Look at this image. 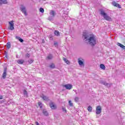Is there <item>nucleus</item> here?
I'll list each match as a JSON object with an SVG mask.
<instances>
[{"label": "nucleus", "mask_w": 125, "mask_h": 125, "mask_svg": "<svg viewBox=\"0 0 125 125\" xmlns=\"http://www.w3.org/2000/svg\"><path fill=\"white\" fill-rule=\"evenodd\" d=\"M68 103H69V106H70V107H73V106H74V104L72 103L71 101H69Z\"/></svg>", "instance_id": "27"}, {"label": "nucleus", "mask_w": 125, "mask_h": 125, "mask_svg": "<svg viewBox=\"0 0 125 125\" xmlns=\"http://www.w3.org/2000/svg\"><path fill=\"white\" fill-rule=\"evenodd\" d=\"M4 55H5V57H6V58H7V57H8V53L5 51L4 52Z\"/></svg>", "instance_id": "26"}, {"label": "nucleus", "mask_w": 125, "mask_h": 125, "mask_svg": "<svg viewBox=\"0 0 125 125\" xmlns=\"http://www.w3.org/2000/svg\"><path fill=\"white\" fill-rule=\"evenodd\" d=\"M112 5L115 7H118V8H122V7L120 5V4L114 1L112 2Z\"/></svg>", "instance_id": "10"}, {"label": "nucleus", "mask_w": 125, "mask_h": 125, "mask_svg": "<svg viewBox=\"0 0 125 125\" xmlns=\"http://www.w3.org/2000/svg\"><path fill=\"white\" fill-rule=\"evenodd\" d=\"M54 45H55V47H58V42H54Z\"/></svg>", "instance_id": "31"}, {"label": "nucleus", "mask_w": 125, "mask_h": 125, "mask_svg": "<svg viewBox=\"0 0 125 125\" xmlns=\"http://www.w3.org/2000/svg\"><path fill=\"white\" fill-rule=\"evenodd\" d=\"M50 39H52H52H53L52 36H50Z\"/></svg>", "instance_id": "39"}, {"label": "nucleus", "mask_w": 125, "mask_h": 125, "mask_svg": "<svg viewBox=\"0 0 125 125\" xmlns=\"http://www.w3.org/2000/svg\"><path fill=\"white\" fill-rule=\"evenodd\" d=\"M38 104H39V107H40V108H42V102H39L38 103Z\"/></svg>", "instance_id": "29"}, {"label": "nucleus", "mask_w": 125, "mask_h": 125, "mask_svg": "<svg viewBox=\"0 0 125 125\" xmlns=\"http://www.w3.org/2000/svg\"><path fill=\"white\" fill-rule=\"evenodd\" d=\"M63 87H65L66 89H68V90H70V89H72V88H73V85L71 84H66L63 85Z\"/></svg>", "instance_id": "8"}, {"label": "nucleus", "mask_w": 125, "mask_h": 125, "mask_svg": "<svg viewBox=\"0 0 125 125\" xmlns=\"http://www.w3.org/2000/svg\"><path fill=\"white\" fill-rule=\"evenodd\" d=\"M6 45L8 49H9V48H10V47H11V44L10 43V42H8Z\"/></svg>", "instance_id": "21"}, {"label": "nucleus", "mask_w": 125, "mask_h": 125, "mask_svg": "<svg viewBox=\"0 0 125 125\" xmlns=\"http://www.w3.org/2000/svg\"><path fill=\"white\" fill-rule=\"evenodd\" d=\"M62 110L63 112H64V113H67V110H66V108L64 107H62Z\"/></svg>", "instance_id": "32"}, {"label": "nucleus", "mask_w": 125, "mask_h": 125, "mask_svg": "<svg viewBox=\"0 0 125 125\" xmlns=\"http://www.w3.org/2000/svg\"><path fill=\"white\" fill-rule=\"evenodd\" d=\"M67 16V15H65L64 16H62V18H63V19L64 20H67V19L68 18V17Z\"/></svg>", "instance_id": "33"}, {"label": "nucleus", "mask_w": 125, "mask_h": 125, "mask_svg": "<svg viewBox=\"0 0 125 125\" xmlns=\"http://www.w3.org/2000/svg\"><path fill=\"white\" fill-rule=\"evenodd\" d=\"M82 39L84 42H88L91 46H94L97 43V39H96V37L94 35L87 33L85 31L83 32Z\"/></svg>", "instance_id": "1"}, {"label": "nucleus", "mask_w": 125, "mask_h": 125, "mask_svg": "<svg viewBox=\"0 0 125 125\" xmlns=\"http://www.w3.org/2000/svg\"><path fill=\"white\" fill-rule=\"evenodd\" d=\"M63 60L64 61V62L66 63V64H68L69 63H70V62H69V61H68V60H67V59L63 58Z\"/></svg>", "instance_id": "25"}, {"label": "nucleus", "mask_w": 125, "mask_h": 125, "mask_svg": "<svg viewBox=\"0 0 125 125\" xmlns=\"http://www.w3.org/2000/svg\"><path fill=\"white\" fill-rule=\"evenodd\" d=\"M6 69H4L3 74L2 75V78L4 79H5V78H6Z\"/></svg>", "instance_id": "11"}, {"label": "nucleus", "mask_w": 125, "mask_h": 125, "mask_svg": "<svg viewBox=\"0 0 125 125\" xmlns=\"http://www.w3.org/2000/svg\"><path fill=\"white\" fill-rule=\"evenodd\" d=\"M102 112V108L101 106L99 105L96 107V114L97 115H100V114Z\"/></svg>", "instance_id": "6"}, {"label": "nucleus", "mask_w": 125, "mask_h": 125, "mask_svg": "<svg viewBox=\"0 0 125 125\" xmlns=\"http://www.w3.org/2000/svg\"><path fill=\"white\" fill-rule=\"evenodd\" d=\"M43 100H44L45 101H48V97H46V96H44V95H42L41 96Z\"/></svg>", "instance_id": "15"}, {"label": "nucleus", "mask_w": 125, "mask_h": 125, "mask_svg": "<svg viewBox=\"0 0 125 125\" xmlns=\"http://www.w3.org/2000/svg\"><path fill=\"white\" fill-rule=\"evenodd\" d=\"M50 107L52 110H55L56 109V105L54 104V103L51 102L50 103Z\"/></svg>", "instance_id": "9"}, {"label": "nucleus", "mask_w": 125, "mask_h": 125, "mask_svg": "<svg viewBox=\"0 0 125 125\" xmlns=\"http://www.w3.org/2000/svg\"><path fill=\"white\" fill-rule=\"evenodd\" d=\"M56 15V12L55 11L52 10L50 12V16L48 18V20L49 21H53V19L55 17Z\"/></svg>", "instance_id": "3"}, {"label": "nucleus", "mask_w": 125, "mask_h": 125, "mask_svg": "<svg viewBox=\"0 0 125 125\" xmlns=\"http://www.w3.org/2000/svg\"><path fill=\"white\" fill-rule=\"evenodd\" d=\"M78 63L80 66H83V67H84V63H83V62L82 60H79Z\"/></svg>", "instance_id": "14"}, {"label": "nucleus", "mask_w": 125, "mask_h": 125, "mask_svg": "<svg viewBox=\"0 0 125 125\" xmlns=\"http://www.w3.org/2000/svg\"><path fill=\"white\" fill-rule=\"evenodd\" d=\"M40 11L42 13H43V12H44V9H43V8H40Z\"/></svg>", "instance_id": "30"}, {"label": "nucleus", "mask_w": 125, "mask_h": 125, "mask_svg": "<svg viewBox=\"0 0 125 125\" xmlns=\"http://www.w3.org/2000/svg\"><path fill=\"white\" fill-rule=\"evenodd\" d=\"M14 21H9V24L10 25L9 29L11 31L14 30V23H13Z\"/></svg>", "instance_id": "7"}, {"label": "nucleus", "mask_w": 125, "mask_h": 125, "mask_svg": "<svg viewBox=\"0 0 125 125\" xmlns=\"http://www.w3.org/2000/svg\"><path fill=\"white\" fill-rule=\"evenodd\" d=\"M25 57H28V58H29L30 57V54L27 53L25 55Z\"/></svg>", "instance_id": "36"}, {"label": "nucleus", "mask_w": 125, "mask_h": 125, "mask_svg": "<svg viewBox=\"0 0 125 125\" xmlns=\"http://www.w3.org/2000/svg\"><path fill=\"white\" fill-rule=\"evenodd\" d=\"M100 83H101L102 84H103L104 85H105V86H107L109 88V87H111V85H112V83H106V82L101 80L100 81Z\"/></svg>", "instance_id": "5"}, {"label": "nucleus", "mask_w": 125, "mask_h": 125, "mask_svg": "<svg viewBox=\"0 0 125 125\" xmlns=\"http://www.w3.org/2000/svg\"><path fill=\"white\" fill-rule=\"evenodd\" d=\"M87 110H88V112H92V107H91V106L89 105L87 108Z\"/></svg>", "instance_id": "24"}, {"label": "nucleus", "mask_w": 125, "mask_h": 125, "mask_svg": "<svg viewBox=\"0 0 125 125\" xmlns=\"http://www.w3.org/2000/svg\"><path fill=\"white\" fill-rule=\"evenodd\" d=\"M100 67L102 70H105V65L104 64H101Z\"/></svg>", "instance_id": "23"}, {"label": "nucleus", "mask_w": 125, "mask_h": 125, "mask_svg": "<svg viewBox=\"0 0 125 125\" xmlns=\"http://www.w3.org/2000/svg\"><path fill=\"white\" fill-rule=\"evenodd\" d=\"M35 124L36 125H40V124H39V122H36Z\"/></svg>", "instance_id": "37"}, {"label": "nucleus", "mask_w": 125, "mask_h": 125, "mask_svg": "<svg viewBox=\"0 0 125 125\" xmlns=\"http://www.w3.org/2000/svg\"><path fill=\"white\" fill-rule=\"evenodd\" d=\"M53 58V56L52 54L49 55L47 57L46 59L48 60H51Z\"/></svg>", "instance_id": "16"}, {"label": "nucleus", "mask_w": 125, "mask_h": 125, "mask_svg": "<svg viewBox=\"0 0 125 125\" xmlns=\"http://www.w3.org/2000/svg\"><path fill=\"white\" fill-rule=\"evenodd\" d=\"M24 60H19L17 61V63H18V64H23V63H24Z\"/></svg>", "instance_id": "20"}, {"label": "nucleus", "mask_w": 125, "mask_h": 125, "mask_svg": "<svg viewBox=\"0 0 125 125\" xmlns=\"http://www.w3.org/2000/svg\"><path fill=\"white\" fill-rule=\"evenodd\" d=\"M117 45H118V46H120L121 48H123V49H125V46L123 45L122 44L117 42Z\"/></svg>", "instance_id": "18"}, {"label": "nucleus", "mask_w": 125, "mask_h": 125, "mask_svg": "<svg viewBox=\"0 0 125 125\" xmlns=\"http://www.w3.org/2000/svg\"><path fill=\"white\" fill-rule=\"evenodd\" d=\"M75 102H78L79 100H80V99H79V97H76L74 99Z\"/></svg>", "instance_id": "35"}, {"label": "nucleus", "mask_w": 125, "mask_h": 125, "mask_svg": "<svg viewBox=\"0 0 125 125\" xmlns=\"http://www.w3.org/2000/svg\"><path fill=\"white\" fill-rule=\"evenodd\" d=\"M33 62H34V60H33L32 59H30V60H28L29 64H32V63H33Z\"/></svg>", "instance_id": "28"}, {"label": "nucleus", "mask_w": 125, "mask_h": 125, "mask_svg": "<svg viewBox=\"0 0 125 125\" xmlns=\"http://www.w3.org/2000/svg\"><path fill=\"white\" fill-rule=\"evenodd\" d=\"M16 39L18 40L20 42H24V40L22 39L20 37L16 36Z\"/></svg>", "instance_id": "13"}, {"label": "nucleus", "mask_w": 125, "mask_h": 125, "mask_svg": "<svg viewBox=\"0 0 125 125\" xmlns=\"http://www.w3.org/2000/svg\"><path fill=\"white\" fill-rule=\"evenodd\" d=\"M54 33L55 36H57L58 37L60 36V32H59V31L58 30H55Z\"/></svg>", "instance_id": "19"}, {"label": "nucleus", "mask_w": 125, "mask_h": 125, "mask_svg": "<svg viewBox=\"0 0 125 125\" xmlns=\"http://www.w3.org/2000/svg\"><path fill=\"white\" fill-rule=\"evenodd\" d=\"M42 43H44V40H42Z\"/></svg>", "instance_id": "38"}, {"label": "nucleus", "mask_w": 125, "mask_h": 125, "mask_svg": "<svg viewBox=\"0 0 125 125\" xmlns=\"http://www.w3.org/2000/svg\"><path fill=\"white\" fill-rule=\"evenodd\" d=\"M42 113L44 116H48V112H47V111H46V110L43 109L42 111Z\"/></svg>", "instance_id": "17"}, {"label": "nucleus", "mask_w": 125, "mask_h": 125, "mask_svg": "<svg viewBox=\"0 0 125 125\" xmlns=\"http://www.w3.org/2000/svg\"><path fill=\"white\" fill-rule=\"evenodd\" d=\"M49 67L51 68V69H55V64H54V63H51L49 65Z\"/></svg>", "instance_id": "22"}, {"label": "nucleus", "mask_w": 125, "mask_h": 125, "mask_svg": "<svg viewBox=\"0 0 125 125\" xmlns=\"http://www.w3.org/2000/svg\"><path fill=\"white\" fill-rule=\"evenodd\" d=\"M20 9L21 12H22V13H23L25 16L28 15L27 14V11L26 10V7L23 5H21Z\"/></svg>", "instance_id": "4"}, {"label": "nucleus", "mask_w": 125, "mask_h": 125, "mask_svg": "<svg viewBox=\"0 0 125 125\" xmlns=\"http://www.w3.org/2000/svg\"><path fill=\"white\" fill-rule=\"evenodd\" d=\"M23 94L24 95H27V94H28V92H27V90H23Z\"/></svg>", "instance_id": "34"}, {"label": "nucleus", "mask_w": 125, "mask_h": 125, "mask_svg": "<svg viewBox=\"0 0 125 125\" xmlns=\"http://www.w3.org/2000/svg\"><path fill=\"white\" fill-rule=\"evenodd\" d=\"M7 3V0H0V4H6Z\"/></svg>", "instance_id": "12"}, {"label": "nucleus", "mask_w": 125, "mask_h": 125, "mask_svg": "<svg viewBox=\"0 0 125 125\" xmlns=\"http://www.w3.org/2000/svg\"><path fill=\"white\" fill-rule=\"evenodd\" d=\"M99 11L100 12V15L104 17V20H106V21H112V18L108 16L103 9H100Z\"/></svg>", "instance_id": "2"}]
</instances>
